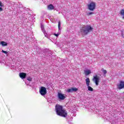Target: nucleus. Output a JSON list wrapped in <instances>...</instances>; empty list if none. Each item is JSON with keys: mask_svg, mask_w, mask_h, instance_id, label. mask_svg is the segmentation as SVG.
Wrapping results in <instances>:
<instances>
[{"mask_svg": "<svg viewBox=\"0 0 124 124\" xmlns=\"http://www.w3.org/2000/svg\"><path fill=\"white\" fill-rule=\"evenodd\" d=\"M55 110L58 116L63 117V118H66L67 117V111L62 108V106L57 105L55 106Z\"/></svg>", "mask_w": 124, "mask_h": 124, "instance_id": "f257e3e1", "label": "nucleus"}, {"mask_svg": "<svg viewBox=\"0 0 124 124\" xmlns=\"http://www.w3.org/2000/svg\"><path fill=\"white\" fill-rule=\"evenodd\" d=\"M29 11H30V9L25 7H20L17 11V12L21 14V16L22 17L24 20L28 18V14H29Z\"/></svg>", "mask_w": 124, "mask_h": 124, "instance_id": "f03ea898", "label": "nucleus"}, {"mask_svg": "<svg viewBox=\"0 0 124 124\" xmlns=\"http://www.w3.org/2000/svg\"><path fill=\"white\" fill-rule=\"evenodd\" d=\"M93 31V28L90 25L82 27L80 29V32L82 35H87L89 32Z\"/></svg>", "mask_w": 124, "mask_h": 124, "instance_id": "7ed1b4c3", "label": "nucleus"}, {"mask_svg": "<svg viewBox=\"0 0 124 124\" xmlns=\"http://www.w3.org/2000/svg\"><path fill=\"white\" fill-rule=\"evenodd\" d=\"M96 5L94 2H91L90 4L88 5V8L90 11H93L95 9Z\"/></svg>", "mask_w": 124, "mask_h": 124, "instance_id": "20e7f679", "label": "nucleus"}, {"mask_svg": "<svg viewBox=\"0 0 124 124\" xmlns=\"http://www.w3.org/2000/svg\"><path fill=\"white\" fill-rule=\"evenodd\" d=\"M85 82H86V85L88 87V91L90 92H93V89L92 88V87L90 86V83L91 82V81H90V78H87L85 79Z\"/></svg>", "mask_w": 124, "mask_h": 124, "instance_id": "39448f33", "label": "nucleus"}, {"mask_svg": "<svg viewBox=\"0 0 124 124\" xmlns=\"http://www.w3.org/2000/svg\"><path fill=\"white\" fill-rule=\"evenodd\" d=\"M39 93L41 95L44 96L46 93H47V90L46 88L42 86L39 90Z\"/></svg>", "mask_w": 124, "mask_h": 124, "instance_id": "423d86ee", "label": "nucleus"}, {"mask_svg": "<svg viewBox=\"0 0 124 124\" xmlns=\"http://www.w3.org/2000/svg\"><path fill=\"white\" fill-rule=\"evenodd\" d=\"M93 82H95L96 86H98V83H99V78L97 77V76H93Z\"/></svg>", "mask_w": 124, "mask_h": 124, "instance_id": "0eeeda50", "label": "nucleus"}, {"mask_svg": "<svg viewBox=\"0 0 124 124\" xmlns=\"http://www.w3.org/2000/svg\"><path fill=\"white\" fill-rule=\"evenodd\" d=\"M117 88L119 90H122V89H124V81H121L120 83L117 85Z\"/></svg>", "mask_w": 124, "mask_h": 124, "instance_id": "6e6552de", "label": "nucleus"}, {"mask_svg": "<svg viewBox=\"0 0 124 124\" xmlns=\"http://www.w3.org/2000/svg\"><path fill=\"white\" fill-rule=\"evenodd\" d=\"M58 97L60 100H64L65 99V96H64V94L62 93H58Z\"/></svg>", "mask_w": 124, "mask_h": 124, "instance_id": "1a4fd4ad", "label": "nucleus"}, {"mask_svg": "<svg viewBox=\"0 0 124 124\" xmlns=\"http://www.w3.org/2000/svg\"><path fill=\"white\" fill-rule=\"evenodd\" d=\"M78 91V88H72L68 89L66 90L67 93H73V92H77Z\"/></svg>", "mask_w": 124, "mask_h": 124, "instance_id": "9d476101", "label": "nucleus"}, {"mask_svg": "<svg viewBox=\"0 0 124 124\" xmlns=\"http://www.w3.org/2000/svg\"><path fill=\"white\" fill-rule=\"evenodd\" d=\"M41 29L43 31V32L44 33L45 36L46 37H47V33H46V31H44V25H43V24L42 23L41 24Z\"/></svg>", "mask_w": 124, "mask_h": 124, "instance_id": "9b49d317", "label": "nucleus"}, {"mask_svg": "<svg viewBox=\"0 0 124 124\" xmlns=\"http://www.w3.org/2000/svg\"><path fill=\"white\" fill-rule=\"evenodd\" d=\"M27 76V74L25 73H19V77L21 78V79H25L26 77Z\"/></svg>", "mask_w": 124, "mask_h": 124, "instance_id": "f8f14e48", "label": "nucleus"}, {"mask_svg": "<svg viewBox=\"0 0 124 124\" xmlns=\"http://www.w3.org/2000/svg\"><path fill=\"white\" fill-rule=\"evenodd\" d=\"M47 9H48V10H53V9H54V6L52 4L48 5Z\"/></svg>", "mask_w": 124, "mask_h": 124, "instance_id": "ddd939ff", "label": "nucleus"}, {"mask_svg": "<svg viewBox=\"0 0 124 124\" xmlns=\"http://www.w3.org/2000/svg\"><path fill=\"white\" fill-rule=\"evenodd\" d=\"M84 73H85V74L86 76H87V75H89V74H91V73H92L91 72V70H85L84 71Z\"/></svg>", "mask_w": 124, "mask_h": 124, "instance_id": "4468645a", "label": "nucleus"}, {"mask_svg": "<svg viewBox=\"0 0 124 124\" xmlns=\"http://www.w3.org/2000/svg\"><path fill=\"white\" fill-rule=\"evenodd\" d=\"M4 5L3 4V3H2L1 1H0V11H2V10H3V9L1 7H3Z\"/></svg>", "mask_w": 124, "mask_h": 124, "instance_id": "2eb2a0df", "label": "nucleus"}, {"mask_svg": "<svg viewBox=\"0 0 124 124\" xmlns=\"http://www.w3.org/2000/svg\"><path fill=\"white\" fill-rule=\"evenodd\" d=\"M120 13L123 19H124V9L121 10Z\"/></svg>", "mask_w": 124, "mask_h": 124, "instance_id": "dca6fc26", "label": "nucleus"}, {"mask_svg": "<svg viewBox=\"0 0 124 124\" xmlns=\"http://www.w3.org/2000/svg\"><path fill=\"white\" fill-rule=\"evenodd\" d=\"M1 44L2 46H7V43L5 42H1Z\"/></svg>", "mask_w": 124, "mask_h": 124, "instance_id": "f3484780", "label": "nucleus"}, {"mask_svg": "<svg viewBox=\"0 0 124 124\" xmlns=\"http://www.w3.org/2000/svg\"><path fill=\"white\" fill-rule=\"evenodd\" d=\"M27 80L29 81V82H31V81L32 80V78H31V77H29L27 78Z\"/></svg>", "mask_w": 124, "mask_h": 124, "instance_id": "a211bd4d", "label": "nucleus"}, {"mask_svg": "<svg viewBox=\"0 0 124 124\" xmlns=\"http://www.w3.org/2000/svg\"><path fill=\"white\" fill-rule=\"evenodd\" d=\"M102 71L103 74H104L105 75L106 74V73H107V71H106V70H105L104 69H102Z\"/></svg>", "mask_w": 124, "mask_h": 124, "instance_id": "6ab92c4d", "label": "nucleus"}, {"mask_svg": "<svg viewBox=\"0 0 124 124\" xmlns=\"http://www.w3.org/2000/svg\"><path fill=\"white\" fill-rule=\"evenodd\" d=\"M58 29H59V31H61V22H59L58 23Z\"/></svg>", "mask_w": 124, "mask_h": 124, "instance_id": "aec40b11", "label": "nucleus"}, {"mask_svg": "<svg viewBox=\"0 0 124 124\" xmlns=\"http://www.w3.org/2000/svg\"><path fill=\"white\" fill-rule=\"evenodd\" d=\"M2 53H4V54H6V55H7V54H8V52L6 51L2 50Z\"/></svg>", "mask_w": 124, "mask_h": 124, "instance_id": "412c9836", "label": "nucleus"}, {"mask_svg": "<svg viewBox=\"0 0 124 124\" xmlns=\"http://www.w3.org/2000/svg\"><path fill=\"white\" fill-rule=\"evenodd\" d=\"M54 35H55V36H56L57 37H58V36H59V34H60V33H58L57 34L54 33Z\"/></svg>", "mask_w": 124, "mask_h": 124, "instance_id": "4be33fe9", "label": "nucleus"}, {"mask_svg": "<svg viewBox=\"0 0 124 124\" xmlns=\"http://www.w3.org/2000/svg\"><path fill=\"white\" fill-rule=\"evenodd\" d=\"M93 14V12H90V13L87 14V15H92Z\"/></svg>", "mask_w": 124, "mask_h": 124, "instance_id": "5701e85b", "label": "nucleus"}, {"mask_svg": "<svg viewBox=\"0 0 124 124\" xmlns=\"http://www.w3.org/2000/svg\"><path fill=\"white\" fill-rule=\"evenodd\" d=\"M26 85H27V86H29V83H27V82H25Z\"/></svg>", "mask_w": 124, "mask_h": 124, "instance_id": "b1692460", "label": "nucleus"}, {"mask_svg": "<svg viewBox=\"0 0 124 124\" xmlns=\"http://www.w3.org/2000/svg\"><path fill=\"white\" fill-rule=\"evenodd\" d=\"M121 35H122V36L123 37H124V34L122 33V34H121Z\"/></svg>", "mask_w": 124, "mask_h": 124, "instance_id": "393cba45", "label": "nucleus"}]
</instances>
